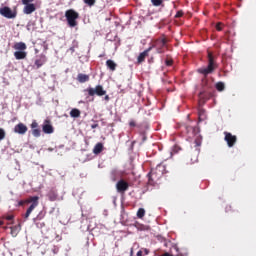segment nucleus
Masks as SVG:
<instances>
[{
    "mask_svg": "<svg viewBox=\"0 0 256 256\" xmlns=\"http://www.w3.org/2000/svg\"><path fill=\"white\" fill-rule=\"evenodd\" d=\"M217 62H215V57L213 56V53L208 52V66L204 68H199L197 71L204 75L201 82V87L204 91H209V89H213V82L207 78V75H211V73L215 72V69H217Z\"/></svg>",
    "mask_w": 256,
    "mask_h": 256,
    "instance_id": "f257e3e1",
    "label": "nucleus"
},
{
    "mask_svg": "<svg viewBox=\"0 0 256 256\" xmlns=\"http://www.w3.org/2000/svg\"><path fill=\"white\" fill-rule=\"evenodd\" d=\"M65 17L69 27H77V19H79L77 11L69 9L65 12Z\"/></svg>",
    "mask_w": 256,
    "mask_h": 256,
    "instance_id": "f03ea898",
    "label": "nucleus"
},
{
    "mask_svg": "<svg viewBox=\"0 0 256 256\" xmlns=\"http://www.w3.org/2000/svg\"><path fill=\"white\" fill-rule=\"evenodd\" d=\"M167 45V38H158L156 39L152 46V49H156L157 53H165V46Z\"/></svg>",
    "mask_w": 256,
    "mask_h": 256,
    "instance_id": "7ed1b4c3",
    "label": "nucleus"
},
{
    "mask_svg": "<svg viewBox=\"0 0 256 256\" xmlns=\"http://www.w3.org/2000/svg\"><path fill=\"white\" fill-rule=\"evenodd\" d=\"M27 203H32L30 207L27 209L25 213V219H29V215L33 213L35 208L39 205V197L38 196H31L28 198Z\"/></svg>",
    "mask_w": 256,
    "mask_h": 256,
    "instance_id": "20e7f679",
    "label": "nucleus"
},
{
    "mask_svg": "<svg viewBox=\"0 0 256 256\" xmlns=\"http://www.w3.org/2000/svg\"><path fill=\"white\" fill-rule=\"evenodd\" d=\"M86 91L90 97H95V95L103 97V95H107V91L101 85H97L95 88H87Z\"/></svg>",
    "mask_w": 256,
    "mask_h": 256,
    "instance_id": "39448f33",
    "label": "nucleus"
},
{
    "mask_svg": "<svg viewBox=\"0 0 256 256\" xmlns=\"http://www.w3.org/2000/svg\"><path fill=\"white\" fill-rule=\"evenodd\" d=\"M0 15L6 19H15V17H17V11H13L8 6H4L0 8Z\"/></svg>",
    "mask_w": 256,
    "mask_h": 256,
    "instance_id": "423d86ee",
    "label": "nucleus"
},
{
    "mask_svg": "<svg viewBox=\"0 0 256 256\" xmlns=\"http://www.w3.org/2000/svg\"><path fill=\"white\" fill-rule=\"evenodd\" d=\"M224 141H226L228 147H235L237 137L230 132H224Z\"/></svg>",
    "mask_w": 256,
    "mask_h": 256,
    "instance_id": "0eeeda50",
    "label": "nucleus"
},
{
    "mask_svg": "<svg viewBox=\"0 0 256 256\" xmlns=\"http://www.w3.org/2000/svg\"><path fill=\"white\" fill-rule=\"evenodd\" d=\"M46 63H47V56H45V54H40L34 62V67L36 69H41V67H43Z\"/></svg>",
    "mask_w": 256,
    "mask_h": 256,
    "instance_id": "6e6552de",
    "label": "nucleus"
},
{
    "mask_svg": "<svg viewBox=\"0 0 256 256\" xmlns=\"http://www.w3.org/2000/svg\"><path fill=\"white\" fill-rule=\"evenodd\" d=\"M116 189L118 193H125L129 190V183L123 179L119 180L116 184Z\"/></svg>",
    "mask_w": 256,
    "mask_h": 256,
    "instance_id": "1a4fd4ad",
    "label": "nucleus"
},
{
    "mask_svg": "<svg viewBox=\"0 0 256 256\" xmlns=\"http://www.w3.org/2000/svg\"><path fill=\"white\" fill-rule=\"evenodd\" d=\"M29 131V128H27V125L20 122L14 127V133H17L18 135H25Z\"/></svg>",
    "mask_w": 256,
    "mask_h": 256,
    "instance_id": "9d476101",
    "label": "nucleus"
},
{
    "mask_svg": "<svg viewBox=\"0 0 256 256\" xmlns=\"http://www.w3.org/2000/svg\"><path fill=\"white\" fill-rule=\"evenodd\" d=\"M43 133H46L47 135H51L55 131L53 128V125H51V121L45 120L44 125L42 126Z\"/></svg>",
    "mask_w": 256,
    "mask_h": 256,
    "instance_id": "9b49d317",
    "label": "nucleus"
},
{
    "mask_svg": "<svg viewBox=\"0 0 256 256\" xmlns=\"http://www.w3.org/2000/svg\"><path fill=\"white\" fill-rule=\"evenodd\" d=\"M195 152H196V157L194 160H192L193 163H197L199 161V153H201V139L197 138L195 141Z\"/></svg>",
    "mask_w": 256,
    "mask_h": 256,
    "instance_id": "f8f14e48",
    "label": "nucleus"
},
{
    "mask_svg": "<svg viewBox=\"0 0 256 256\" xmlns=\"http://www.w3.org/2000/svg\"><path fill=\"white\" fill-rule=\"evenodd\" d=\"M24 8H23V14L24 15H31V13H35V11L37 10V7L35 6V4H24Z\"/></svg>",
    "mask_w": 256,
    "mask_h": 256,
    "instance_id": "ddd939ff",
    "label": "nucleus"
},
{
    "mask_svg": "<svg viewBox=\"0 0 256 256\" xmlns=\"http://www.w3.org/2000/svg\"><path fill=\"white\" fill-rule=\"evenodd\" d=\"M159 167L161 166H157L155 170H151V172L148 174L150 184L155 183V181L159 179L160 176L157 175V170Z\"/></svg>",
    "mask_w": 256,
    "mask_h": 256,
    "instance_id": "4468645a",
    "label": "nucleus"
},
{
    "mask_svg": "<svg viewBox=\"0 0 256 256\" xmlns=\"http://www.w3.org/2000/svg\"><path fill=\"white\" fill-rule=\"evenodd\" d=\"M153 49V47H149L145 51L141 52L137 58L138 63H143L145 61V58L149 57V52Z\"/></svg>",
    "mask_w": 256,
    "mask_h": 256,
    "instance_id": "2eb2a0df",
    "label": "nucleus"
},
{
    "mask_svg": "<svg viewBox=\"0 0 256 256\" xmlns=\"http://www.w3.org/2000/svg\"><path fill=\"white\" fill-rule=\"evenodd\" d=\"M14 57L18 61H21V59H26L27 58V52H25V50H18L16 52H14Z\"/></svg>",
    "mask_w": 256,
    "mask_h": 256,
    "instance_id": "dca6fc26",
    "label": "nucleus"
},
{
    "mask_svg": "<svg viewBox=\"0 0 256 256\" xmlns=\"http://www.w3.org/2000/svg\"><path fill=\"white\" fill-rule=\"evenodd\" d=\"M14 49L16 51H25L27 50V44L25 42H17L14 44Z\"/></svg>",
    "mask_w": 256,
    "mask_h": 256,
    "instance_id": "f3484780",
    "label": "nucleus"
},
{
    "mask_svg": "<svg viewBox=\"0 0 256 256\" xmlns=\"http://www.w3.org/2000/svg\"><path fill=\"white\" fill-rule=\"evenodd\" d=\"M90 77L87 74L79 73L77 76V81L79 83H87L89 81Z\"/></svg>",
    "mask_w": 256,
    "mask_h": 256,
    "instance_id": "a211bd4d",
    "label": "nucleus"
},
{
    "mask_svg": "<svg viewBox=\"0 0 256 256\" xmlns=\"http://www.w3.org/2000/svg\"><path fill=\"white\" fill-rule=\"evenodd\" d=\"M103 152V143L98 142L94 148H93V153L94 155H99V153Z\"/></svg>",
    "mask_w": 256,
    "mask_h": 256,
    "instance_id": "6ab92c4d",
    "label": "nucleus"
},
{
    "mask_svg": "<svg viewBox=\"0 0 256 256\" xmlns=\"http://www.w3.org/2000/svg\"><path fill=\"white\" fill-rule=\"evenodd\" d=\"M70 117H73L74 119L81 117V110L77 108L72 109L70 111Z\"/></svg>",
    "mask_w": 256,
    "mask_h": 256,
    "instance_id": "aec40b11",
    "label": "nucleus"
},
{
    "mask_svg": "<svg viewBox=\"0 0 256 256\" xmlns=\"http://www.w3.org/2000/svg\"><path fill=\"white\" fill-rule=\"evenodd\" d=\"M106 66L108 67V69H110V71H115V69H117V63H115V61L113 60H107Z\"/></svg>",
    "mask_w": 256,
    "mask_h": 256,
    "instance_id": "412c9836",
    "label": "nucleus"
},
{
    "mask_svg": "<svg viewBox=\"0 0 256 256\" xmlns=\"http://www.w3.org/2000/svg\"><path fill=\"white\" fill-rule=\"evenodd\" d=\"M134 226L136 227V229H138V231H149V226H145L139 222H136Z\"/></svg>",
    "mask_w": 256,
    "mask_h": 256,
    "instance_id": "4be33fe9",
    "label": "nucleus"
},
{
    "mask_svg": "<svg viewBox=\"0 0 256 256\" xmlns=\"http://www.w3.org/2000/svg\"><path fill=\"white\" fill-rule=\"evenodd\" d=\"M216 89L219 92L225 91V83H223V82L216 83Z\"/></svg>",
    "mask_w": 256,
    "mask_h": 256,
    "instance_id": "5701e85b",
    "label": "nucleus"
},
{
    "mask_svg": "<svg viewBox=\"0 0 256 256\" xmlns=\"http://www.w3.org/2000/svg\"><path fill=\"white\" fill-rule=\"evenodd\" d=\"M137 217L138 219H143L145 217V209L139 208L137 211Z\"/></svg>",
    "mask_w": 256,
    "mask_h": 256,
    "instance_id": "b1692460",
    "label": "nucleus"
},
{
    "mask_svg": "<svg viewBox=\"0 0 256 256\" xmlns=\"http://www.w3.org/2000/svg\"><path fill=\"white\" fill-rule=\"evenodd\" d=\"M32 135H33L34 137H41V129H39V128L33 129V130H32Z\"/></svg>",
    "mask_w": 256,
    "mask_h": 256,
    "instance_id": "393cba45",
    "label": "nucleus"
},
{
    "mask_svg": "<svg viewBox=\"0 0 256 256\" xmlns=\"http://www.w3.org/2000/svg\"><path fill=\"white\" fill-rule=\"evenodd\" d=\"M48 199L49 201H57V194H55V192H50L48 194Z\"/></svg>",
    "mask_w": 256,
    "mask_h": 256,
    "instance_id": "a878e982",
    "label": "nucleus"
},
{
    "mask_svg": "<svg viewBox=\"0 0 256 256\" xmlns=\"http://www.w3.org/2000/svg\"><path fill=\"white\" fill-rule=\"evenodd\" d=\"M151 3L154 7H160V5H163V0H151Z\"/></svg>",
    "mask_w": 256,
    "mask_h": 256,
    "instance_id": "bb28decb",
    "label": "nucleus"
},
{
    "mask_svg": "<svg viewBox=\"0 0 256 256\" xmlns=\"http://www.w3.org/2000/svg\"><path fill=\"white\" fill-rule=\"evenodd\" d=\"M7 137V133L5 132V129L0 128V141H3Z\"/></svg>",
    "mask_w": 256,
    "mask_h": 256,
    "instance_id": "cd10ccee",
    "label": "nucleus"
},
{
    "mask_svg": "<svg viewBox=\"0 0 256 256\" xmlns=\"http://www.w3.org/2000/svg\"><path fill=\"white\" fill-rule=\"evenodd\" d=\"M84 3L89 5V7H93V5L96 3V0H84Z\"/></svg>",
    "mask_w": 256,
    "mask_h": 256,
    "instance_id": "c85d7f7f",
    "label": "nucleus"
},
{
    "mask_svg": "<svg viewBox=\"0 0 256 256\" xmlns=\"http://www.w3.org/2000/svg\"><path fill=\"white\" fill-rule=\"evenodd\" d=\"M10 229H11V235L13 237H17V227L16 226L10 227Z\"/></svg>",
    "mask_w": 256,
    "mask_h": 256,
    "instance_id": "c756f323",
    "label": "nucleus"
},
{
    "mask_svg": "<svg viewBox=\"0 0 256 256\" xmlns=\"http://www.w3.org/2000/svg\"><path fill=\"white\" fill-rule=\"evenodd\" d=\"M173 65V59H166L165 60V66L171 67Z\"/></svg>",
    "mask_w": 256,
    "mask_h": 256,
    "instance_id": "7c9ffc66",
    "label": "nucleus"
},
{
    "mask_svg": "<svg viewBox=\"0 0 256 256\" xmlns=\"http://www.w3.org/2000/svg\"><path fill=\"white\" fill-rule=\"evenodd\" d=\"M38 127H39V123H37V121L34 120V121L31 123V129H32V130H33V129H38Z\"/></svg>",
    "mask_w": 256,
    "mask_h": 256,
    "instance_id": "2f4dec72",
    "label": "nucleus"
},
{
    "mask_svg": "<svg viewBox=\"0 0 256 256\" xmlns=\"http://www.w3.org/2000/svg\"><path fill=\"white\" fill-rule=\"evenodd\" d=\"M186 131H187V133L192 132L193 135H194V133H195V127H193V126H186Z\"/></svg>",
    "mask_w": 256,
    "mask_h": 256,
    "instance_id": "473e14b6",
    "label": "nucleus"
},
{
    "mask_svg": "<svg viewBox=\"0 0 256 256\" xmlns=\"http://www.w3.org/2000/svg\"><path fill=\"white\" fill-rule=\"evenodd\" d=\"M198 115H199V119H201V117L205 116V110L204 109H199L198 110Z\"/></svg>",
    "mask_w": 256,
    "mask_h": 256,
    "instance_id": "72a5a7b5",
    "label": "nucleus"
},
{
    "mask_svg": "<svg viewBox=\"0 0 256 256\" xmlns=\"http://www.w3.org/2000/svg\"><path fill=\"white\" fill-rule=\"evenodd\" d=\"M35 0H22L23 5H31Z\"/></svg>",
    "mask_w": 256,
    "mask_h": 256,
    "instance_id": "f704fd0d",
    "label": "nucleus"
},
{
    "mask_svg": "<svg viewBox=\"0 0 256 256\" xmlns=\"http://www.w3.org/2000/svg\"><path fill=\"white\" fill-rule=\"evenodd\" d=\"M183 15H184L183 11L180 10V11H178V12L176 13L175 18H176V19H179L180 17H183Z\"/></svg>",
    "mask_w": 256,
    "mask_h": 256,
    "instance_id": "c9c22d12",
    "label": "nucleus"
},
{
    "mask_svg": "<svg viewBox=\"0 0 256 256\" xmlns=\"http://www.w3.org/2000/svg\"><path fill=\"white\" fill-rule=\"evenodd\" d=\"M222 25H223V23L218 22V23L216 24V29H217L218 31H223V27H221Z\"/></svg>",
    "mask_w": 256,
    "mask_h": 256,
    "instance_id": "e433bc0d",
    "label": "nucleus"
},
{
    "mask_svg": "<svg viewBox=\"0 0 256 256\" xmlns=\"http://www.w3.org/2000/svg\"><path fill=\"white\" fill-rule=\"evenodd\" d=\"M14 218H15V216H13V215H7V216H5V220H6V221H13Z\"/></svg>",
    "mask_w": 256,
    "mask_h": 256,
    "instance_id": "4c0bfd02",
    "label": "nucleus"
},
{
    "mask_svg": "<svg viewBox=\"0 0 256 256\" xmlns=\"http://www.w3.org/2000/svg\"><path fill=\"white\" fill-rule=\"evenodd\" d=\"M129 126H130V127H137V123L135 122V120H131V121L129 122Z\"/></svg>",
    "mask_w": 256,
    "mask_h": 256,
    "instance_id": "58836bf2",
    "label": "nucleus"
},
{
    "mask_svg": "<svg viewBox=\"0 0 256 256\" xmlns=\"http://www.w3.org/2000/svg\"><path fill=\"white\" fill-rule=\"evenodd\" d=\"M140 135H142L143 141H147V136L145 135V131H140Z\"/></svg>",
    "mask_w": 256,
    "mask_h": 256,
    "instance_id": "ea45409f",
    "label": "nucleus"
},
{
    "mask_svg": "<svg viewBox=\"0 0 256 256\" xmlns=\"http://www.w3.org/2000/svg\"><path fill=\"white\" fill-rule=\"evenodd\" d=\"M97 127H99V124H97V123L91 125V129H97Z\"/></svg>",
    "mask_w": 256,
    "mask_h": 256,
    "instance_id": "a19ab883",
    "label": "nucleus"
},
{
    "mask_svg": "<svg viewBox=\"0 0 256 256\" xmlns=\"http://www.w3.org/2000/svg\"><path fill=\"white\" fill-rule=\"evenodd\" d=\"M110 99H111V98L109 97V95H105L104 101L109 102Z\"/></svg>",
    "mask_w": 256,
    "mask_h": 256,
    "instance_id": "79ce46f5",
    "label": "nucleus"
},
{
    "mask_svg": "<svg viewBox=\"0 0 256 256\" xmlns=\"http://www.w3.org/2000/svg\"><path fill=\"white\" fill-rule=\"evenodd\" d=\"M136 255H137V256H143V251H141V250L138 251Z\"/></svg>",
    "mask_w": 256,
    "mask_h": 256,
    "instance_id": "37998d69",
    "label": "nucleus"
},
{
    "mask_svg": "<svg viewBox=\"0 0 256 256\" xmlns=\"http://www.w3.org/2000/svg\"><path fill=\"white\" fill-rule=\"evenodd\" d=\"M144 253H145V255H149V249L145 248Z\"/></svg>",
    "mask_w": 256,
    "mask_h": 256,
    "instance_id": "c03bdc74",
    "label": "nucleus"
},
{
    "mask_svg": "<svg viewBox=\"0 0 256 256\" xmlns=\"http://www.w3.org/2000/svg\"><path fill=\"white\" fill-rule=\"evenodd\" d=\"M70 51H71L72 53H75V47H71V48H70Z\"/></svg>",
    "mask_w": 256,
    "mask_h": 256,
    "instance_id": "a18cd8bd",
    "label": "nucleus"
},
{
    "mask_svg": "<svg viewBox=\"0 0 256 256\" xmlns=\"http://www.w3.org/2000/svg\"><path fill=\"white\" fill-rule=\"evenodd\" d=\"M164 256H173L172 254L168 253V252H165L164 253Z\"/></svg>",
    "mask_w": 256,
    "mask_h": 256,
    "instance_id": "49530a36",
    "label": "nucleus"
},
{
    "mask_svg": "<svg viewBox=\"0 0 256 256\" xmlns=\"http://www.w3.org/2000/svg\"><path fill=\"white\" fill-rule=\"evenodd\" d=\"M19 205H23V201L19 202Z\"/></svg>",
    "mask_w": 256,
    "mask_h": 256,
    "instance_id": "de8ad7c7",
    "label": "nucleus"
},
{
    "mask_svg": "<svg viewBox=\"0 0 256 256\" xmlns=\"http://www.w3.org/2000/svg\"><path fill=\"white\" fill-rule=\"evenodd\" d=\"M3 225V221L0 220V226Z\"/></svg>",
    "mask_w": 256,
    "mask_h": 256,
    "instance_id": "09e8293b",
    "label": "nucleus"
},
{
    "mask_svg": "<svg viewBox=\"0 0 256 256\" xmlns=\"http://www.w3.org/2000/svg\"><path fill=\"white\" fill-rule=\"evenodd\" d=\"M54 253H57V250H54Z\"/></svg>",
    "mask_w": 256,
    "mask_h": 256,
    "instance_id": "8fccbe9b",
    "label": "nucleus"
},
{
    "mask_svg": "<svg viewBox=\"0 0 256 256\" xmlns=\"http://www.w3.org/2000/svg\"><path fill=\"white\" fill-rule=\"evenodd\" d=\"M54 253H57V250H54Z\"/></svg>",
    "mask_w": 256,
    "mask_h": 256,
    "instance_id": "3c124183",
    "label": "nucleus"
}]
</instances>
